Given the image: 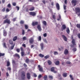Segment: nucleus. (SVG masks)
<instances>
[{"label": "nucleus", "instance_id": "f257e3e1", "mask_svg": "<svg viewBox=\"0 0 80 80\" xmlns=\"http://www.w3.org/2000/svg\"><path fill=\"white\" fill-rule=\"evenodd\" d=\"M21 78L20 80H24L25 79V72L24 71H22L21 72Z\"/></svg>", "mask_w": 80, "mask_h": 80}, {"label": "nucleus", "instance_id": "f03ea898", "mask_svg": "<svg viewBox=\"0 0 80 80\" xmlns=\"http://www.w3.org/2000/svg\"><path fill=\"white\" fill-rule=\"evenodd\" d=\"M76 13L78 16L80 15V7L76 8H75Z\"/></svg>", "mask_w": 80, "mask_h": 80}, {"label": "nucleus", "instance_id": "7ed1b4c3", "mask_svg": "<svg viewBox=\"0 0 80 80\" xmlns=\"http://www.w3.org/2000/svg\"><path fill=\"white\" fill-rule=\"evenodd\" d=\"M77 1L76 0H72V3L73 6H75Z\"/></svg>", "mask_w": 80, "mask_h": 80}, {"label": "nucleus", "instance_id": "20e7f679", "mask_svg": "<svg viewBox=\"0 0 80 80\" xmlns=\"http://www.w3.org/2000/svg\"><path fill=\"white\" fill-rule=\"evenodd\" d=\"M40 45L41 47V49L42 50H43V48H44V45L43 43H41L40 44Z\"/></svg>", "mask_w": 80, "mask_h": 80}, {"label": "nucleus", "instance_id": "39448f33", "mask_svg": "<svg viewBox=\"0 0 80 80\" xmlns=\"http://www.w3.org/2000/svg\"><path fill=\"white\" fill-rule=\"evenodd\" d=\"M4 23H8V24H10V21L9 19H7L6 20H5L4 22Z\"/></svg>", "mask_w": 80, "mask_h": 80}, {"label": "nucleus", "instance_id": "423d86ee", "mask_svg": "<svg viewBox=\"0 0 80 80\" xmlns=\"http://www.w3.org/2000/svg\"><path fill=\"white\" fill-rule=\"evenodd\" d=\"M29 42L30 43H32L33 42V37H32L29 39Z\"/></svg>", "mask_w": 80, "mask_h": 80}, {"label": "nucleus", "instance_id": "0eeeda50", "mask_svg": "<svg viewBox=\"0 0 80 80\" xmlns=\"http://www.w3.org/2000/svg\"><path fill=\"white\" fill-rule=\"evenodd\" d=\"M37 28L40 32L42 31V28H41V26H40V25H38Z\"/></svg>", "mask_w": 80, "mask_h": 80}, {"label": "nucleus", "instance_id": "6e6552de", "mask_svg": "<svg viewBox=\"0 0 80 80\" xmlns=\"http://www.w3.org/2000/svg\"><path fill=\"white\" fill-rule=\"evenodd\" d=\"M38 67L39 68V70L40 72H43V68L41 67L40 65L38 66Z\"/></svg>", "mask_w": 80, "mask_h": 80}, {"label": "nucleus", "instance_id": "1a4fd4ad", "mask_svg": "<svg viewBox=\"0 0 80 80\" xmlns=\"http://www.w3.org/2000/svg\"><path fill=\"white\" fill-rule=\"evenodd\" d=\"M30 15H32V16H35L36 15V13L33 12H30Z\"/></svg>", "mask_w": 80, "mask_h": 80}, {"label": "nucleus", "instance_id": "9d476101", "mask_svg": "<svg viewBox=\"0 0 80 80\" xmlns=\"http://www.w3.org/2000/svg\"><path fill=\"white\" fill-rule=\"evenodd\" d=\"M27 77L28 78V79H30V73L28 72L27 74Z\"/></svg>", "mask_w": 80, "mask_h": 80}, {"label": "nucleus", "instance_id": "9b49d317", "mask_svg": "<svg viewBox=\"0 0 80 80\" xmlns=\"http://www.w3.org/2000/svg\"><path fill=\"white\" fill-rule=\"evenodd\" d=\"M56 7L58 10L60 9V6L59 5V4H58V3H56Z\"/></svg>", "mask_w": 80, "mask_h": 80}, {"label": "nucleus", "instance_id": "f8f14e48", "mask_svg": "<svg viewBox=\"0 0 80 80\" xmlns=\"http://www.w3.org/2000/svg\"><path fill=\"white\" fill-rule=\"evenodd\" d=\"M65 28H66V26L65 25H63L62 27V30H65Z\"/></svg>", "mask_w": 80, "mask_h": 80}, {"label": "nucleus", "instance_id": "ddd939ff", "mask_svg": "<svg viewBox=\"0 0 80 80\" xmlns=\"http://www.w3.org/2000/svg\"><path fill=\"white\" fill-rule=\"evenodd\" d=\"M62 37L64 39L65 41H67V37L64 35H62Z\"/></svg>", "mask_w": 80, "mask_h": 80}, {"label": "nucleus", "instance_id": "4468645a", "mask_svg": "<svg viewBox=\"0 0 80 80\" xmlns=\"http://www.w3.org/2000/svg\"><path fill=\"white\" fill-rule=\"evenodd\" d=\"M72 42L73 45H76V44H75V39H72Z\"/></svg>", "mask_w": 80, "mask_h": 80}, {"label": "nucleus", "instance_id": "2eb2a0df", "mask_svg": "<svg viewBox=\"0 0 80 80\" xmlns=\"http://www.w3.org/2000/svg\"><path fill=\"white\" fill-rule=\"evenodd\" d=\"M68 53V51L67 49H65L64 51V54L65 55H67Z\"/></svg>", "mask_w": 80, "mask_h": 80}, {"label": "nucleus", "instance_id": "dca6fc26", "mask_svg": "<svg viewBox=\"0 0 80 80\" xmlns=\"http://www.w3.org/2000/svg\"><path fill=\"white\" fill-rule=\"evenodd\" d=\"M33 26H35V25H38V22H35L32 23Z\"/></svg>", "mask_w": 80, "mask_h": 80}, {"label": "nucleus", "instance_id": "f3484780", "mask_svg": "<svg viewBox=\"0 0 80 80\" xmlns=\"http://www.w3.org/2000/svg\"><path fill=\"white\" fill-rule=\"evenodd\" d=\"M35 10V8L33 7H32L30 8L29 9V10L30 11H33Z\"/></svg>", "mask_w": 80, "mask_h": 80}, {"label": "nucleus", "instance_id": "a211bd4d", "mask_svg": "<svg viewBox=\"0 0 80 80\" xmlns=\"http://www.w3.org/2000/svg\"><path fill=\"white\" fill-rule=\"evenodd\" d=\"M62 76L64 77H66L67 76V73H64L62 74Z\"/></svg>", "mask_w": 80, "mask_h": 80}, {"label": "nucleus", "instance_id": "6ab92c4d", "mask_svg": "<svg viewBox=\"0 0 80 80\" xmlns=\"http://www.w3.org/2000/svg\"><path fill=\"white\" fill-rule=\"evenodd\" d=\"M3 32L4 36H6L7 35V32L5 30H4Z\"/></svg>", "mask_w": 80, "mask_h": 80}, {"label": "nucleus", "instance_id": "aec40b11", "mask_svg": "<svg viewBox=\"0 0 80 80\" xmlns=\"http://www.w3.org/2000/svg\"><path fill=\"white\" fill-rule=\"evenodd\" d=\"M66 32H67V33H68V34H69V33L70 30H69V28H67V29L66 30Z\"/></svg>", "mask_w": 80, "mask_h": 80}, {"label": "nucleus", "instance_id": "412c9836", "mask_svg": "<svg viewBox=\"0 0 80 80\" xmlns=\"http://www.w3.org/2000/svg\"><path fill=\"white\" fill-rule=\"evenodd\" d=\"M42 23H43V25H45V26H47V22L45 21H43L42 22Z\"/></svg>", "mask_w": 80, "mask_h": 80}, {"label": "nucleus", "instance_id": "4be33fe9", "mask_svg": "<svg viewBox=\"0 0 80 80\" xmlns=\"http://www.w3.org/2000/svg\"><path fill=\"white\" fill-rule=\"evenodd\" d=\"M59 63H60V62H59V61H56V62H55V65H58L59 64Z\"/></svg>", "mask_w": 80, "mask_h": 80}, {"label": "nucleus", "instance_id": "5701e85b", "mask_svg": "<svg viewBox=\"0 0 80 80\" xmlns=\"http://www.w3.org/2000/svg\"><path fill=\"white\" fill-rule=\"evenodd\" d=\"M54 55H58V52L54 51Z\"/></svg>", "mask_w": 80, "mask_h": 80}, {"label": "nucleus", "instance_id": "b1692460", "mask_svg": "<svg viewBox=\"0 0 80 80\" xmlns=\"http://www.w3.org/2000/svg\"><path fill=\"white\" fill-rule=\"evenodd\" d=\"M39 57H41V58H43V57H44V55H43L42 54H40L39 55Z\"/></svg>", "mask_w": 80, "mask_h": 80}, {"label": "nucleus", "instance_id": "393cba45", "mask_svg": "<svg viewBox=\"0 0 80 80\" xmlns=\"http://www.w3.org/2000/svg\"><path fill=\"white\" fill-rule=\"evenodd\" d=\"M43 78L45 80H47V75H45V76H44Z\"/></svg>", "mask_w": 80, "mask_h": 80}, {"label": "nucleus", "instance_id": "a878e982", "mask_svg": "<svg viewBox=\"0 0 80 80\" xmlns=\"http://www.w3.org/2000/svg\"><path fill=\"white\" fill-rule=\"evenodd\" d=\"M17 39V37L16 36H15V37H14L13 38V41H15Z\"/></svg>", "mask_w": 80, "mask_h": 80}, {"label": "nucleus", "instance_id": "bb28decb", "mask_svg": "<svg viewBox=\"0 0 80 80\" xmlns=\"http://www.w3.org/2000/svg\"><path fill=\"white\" fill-rule=\"evenodd\" d=\"M48 64L49 65H50L52 64V62L50 60H48Z\"/></svg>", "mask_w": 80, "mask_h": 80}, {"label": "nucleus", "instance_id": "cd10ccee", "mask_svg": "<svg viewBox=\"0 0 80 80\" xmlns=\"http://www.w3.org/2000/svg\"><path fill=\"white\" fill-rule=\"evenodd\" d=\"M9 42L10 44L11 45H12V44H13V41H12V40H9Z\"/></svg>", "mask_w": 80, "mask_h": 80}, {"label": "nucleus", "instance_id": "c85d7f7f", "mask_svg": "<svg viewBox=\"0 0 80 80\" xmlns=\"http://www.w3.org/2000/svg\"><path fill=\"white\" fill-rule=\"evenodd\" d=\"M5 55V53H0V57H2Z\"/></svg>", "mask_w": 80, "mask_h": 80}, {"label": "nucleus", "instance_id": "c756f323", "mask_svg": "<svg viewBox=\"0 0 80 80\" xmlns=\"http://www.w3.org/2000/svg\"><path fill=\"white\" fill-rule=\"evenodd\" d=\"M24 54L25 52H24L22 51L21 53V56H22V57H23V55H24Z\"/></svg>", "mask_w": 80, "mask_h": 80}, {"label": "nucleus", "instance_id": "7c9ffc66", "mask_svg": "<svg viewBox=\"0 0 80 80\" xmlns=\"http://www.w3.org/2000/svg\"><path fill=\"white\" fill-rule=\"evenodd\" d=\"M10 66V62L8 61L7 62V67H9Z\"/></svg>", "mask_w": 80, "mask_h": 80}, {"label": "nucleus", "instance_id": "2f4dec72", "mask_svg": "<svg viewBox=\"0 0 80 80\" xmlns=\"http://www.w3.org/2000/svg\"><path fill=\"white\" fill-rule=\"evenodd\" d=\"M22 40H27V37H24L22 38Z\"/></svg>", "mask_w": 80, "mask_h": 80}, {"label": "nucleus", "instance_id": "473e14b6", "mask_svg": "<svg viewBox=\"0 0 80 80\" xmlns=\"http://www.w3.org/2000/svg\"><path fill=\"white\" fill-rule=\"evenodd\" d=\"M49 55H47L45 56L44 58H46V59H47V58H49Z\"/></svg>", "mask_w": 80, "mask_h": 80}, {"label": "nucleus", "instance_id": "72a5a7b5", "mask_svg": "<svg viewBox=\"0 0 80 80\" xmlns=\"http://www.w3.org/2000/svg\"><path fill=\"white\" fill-rule=\"evenodd\" d=\"M48 77L50 79H51V80L53 79V77L51 76H49Z\"/></svg>", "mask_w": 80, "mask_h": 80}, {"label": "nucleus", "instance_id": "f704fd0d", "mask_svg": "<svg viewBox=\"0 0 80 80\" xmlns=\"http://www.w3.org/2000/svg\"><path fill=\"white\" fill-rule=\"evenodd\" d=\"M69 77L70 78H71V80H73V78L72 77V76L71 75H69Z\"/></svg>", "mask_w": 80, "mask_h": 80}, {"label": "nucleus", "instance_id": "c9c22d12", "mask_svg": "<svg viewBox=\"0 0 80 80\" xmlns=\"http://www.w3.org/2000/svg\"><path fill=\"white\" fill-rule=\"evenodd\" d=\"M2 12H4L5 11V8H3L2 10Z\"/></svg>", "mask_w": 80, "mask_h": 80}, {"label": "nucleus", "instance_id": "e433bc0d", "mask_svg": "<svg viewBox=\"0 0 80 80\" xmlns=\"http://www.w3.org/2000/svg\"><path fill=\"white\" fill-rule=\"evenodd\" d=\"M43 41L44 42H45L46 43H47V40H46V39H43Z\"/></svg>", "mask_w": 80, "mask_h": 80}, {"label": "nucleus", "instance_id": "4c0bfd02", "mask_svg": "<svg viewBox=\"0 0 80 80\" xmlns=\"http://www.w3.org/2000/svg\"><path fill=\"white\" fill-rule=\"evenodd\" d=\"M38 38L39 41H41L42 40V37L41 36H39Z\"/></svg>", "mask_w": 80, "mask_h": 80}, {"label": "nucleus", "instance_id": "58836bf2", "mask_svg": "<svg viewBox=\"0 0 80 80\" xmlns=\"http://www.w3.org/2000/svg\"><path fill=\"white\" fill-rule=\"evenodd\" d=\"M59 19L58 18L57 19V20H58V21H59V20H60V19H61V16L60 15H59Z\"/></svg>", "mask_w": 80, "mask_h": 80}, {"label": "nucleus", "instance_id": "ea45409f", "mask_svg": "<svg viewBox=\"0 0 80 80\" xmlns=\"http://www.w3.org/2000/svg\"><path fill=\"white\" fill-rule=\"evenodd\" d=\"M72 50L73 52H76V51H77V48H73Z\"/></svg>", "mask_w": 80, "mask_h": 80}, {"label": "nucleus", "instance_id": "a19ab883", "mask_svg": "<svg viewBox=\"0 0 80 80\" xmlns=\"http://www.w3.org/2000/svg\"><path fill=\"white\" fill-rule=\"evenodd\" d=\"M47 34L46 33H45L43 34V36L44 37H47Z\"/></svg>", "mask_w": 80, "mask_h": 80}, {"label": "nucleus", "instance_id": "79ce46f5", "mask_svg": "<svg viewBox=\"0 0 80 80\" xmlns=\"http://www.w3.org/2000/svg\"><path fill=\"white\" fill-rule=\"evenodd\" d=\"M8 7V8H10V7H11V5H10V4H9L8 6H7Z\"/></svg>", "mask_w": 80, "mask_h": 80}, {"label": "nucleus", "instance_id": "37998d69", "mask_svg": "<svg viewBox=\"0 0 80 80\" xmlns=\"http://www.w3.org/2000/svg\"><path fill=\"white\" fill-rule=\"evenodd\" d=\"M15 56H16V57H18V58H20V56H19V55L18 54H16L15 55Z\"/></svg>", "mask_w": 80, "mask_h": 80}, {"label": "nucleus", "instance_id": "c03bdc74", "mask_svg": "<svg viewBox=\"0 0 80 80\" xmlns=\"http://www.w3.org/2000/svg\"><path fill=\"white\" fill-rule=\"evenodd\" d=\"M54 70V67H52V68H51V71L52 72H53Z\"/></svg>", "mask_w": 80, "mask_h": 80}, {"label": "nucleus", "instance_id": "a18cd8bd", "mask_svg": "<svg viewBox=\"0 0 80 80\" xmlns=\"http://www.w3.org/2000/svg\"><path fill=\"white\" fill-rule=\"evenodd\" d=\"M28 62H29V59H27L26 60V62L28 63Z\"/></svg>", "mask_w": 80, "mask_h": 80}, {"label": "nucleus", "instance_id": "49530a36", "mask_svg": "<svg viewBox=\"0 0 80 80\" xmlns=\"http://www.w3.org/2000/svg\"><path fill=\"white\" fill-rule=\"evenodd\" d=\"M22 35H24L25 34V31L23 29L22 30Z\"/></svg>", "mask_w": 80, "mask_h": 80}, {"label": "nucleus", "instance_id": "de8ad7c7", "mask_svg": "<svg viewBox=\"0 0 80 80\" xmlns=\"http://www.w3.org/2000/svg\"><path fill=\"white\" fill-rule=\"evenodd\" d=\"M14 45L11 46V50H13V48H14Z\"/></svg>", "mask_w": 80, "mask_h": 80}, {"label": "nucleus", "instance_id": "09e8293b", "mask_svg": "<svg viewBox=\"0 0 80 80\" xmlns=\"http://www.w3.org/2000/svg\"><path fill=\"white\" fill-rule=\"evenodd\" d=\"M77 26L78 28H79L80 29V24H77Z\"/></svg>", "mask_w": 80, "mask_h": 80}, {"label": "nucleus", "instance_id": "8fccbe9b", "mask_svg": "<svg viewBox=\"0 0 80 80\" xmlns=\"http://www.w3.org/2000/svg\"><path fill=\"white\" fill-rule=\"evenodd\" d=\"M66 63L67 64H70L71 62L69 61H68Z\"/></svg>", "mask_w": 80, "mask_h": 80}, {"label": "nucleus", "instance_id": "3c124183", "mask_svg": "<svg viewBox=\"0 0 80 80\" xmlns=\"http://www.w3.org/2000/svg\"><path fill=\"white\" fill-rule=\"evenodd\" d=\"M10 11V10H9V9L7 8L6 9V12H8Z\"/></svg>", "mask_w": 80, "mask_h": 80}, {"label": "nucleus", "instance_id": "603ef678", "mask_svg": "<svg viewBox=\"0 0 80 80\" xmlns=\"http://www.w3.org/2000/svg\"><path fill=\"white\" fill-rule=\"evenodd\" d=\"M25 27L26 28V29H27L28 28V26L27 25H25Z\"/></svg>", "mask_w": 80, "mask_h": 80}, {"label": "nucleus", "instance_id": "864d4df0", "mask_svg": "<svg viewBox=\"0 0 80 80\" xmlns=\"http://www.w3.org/2000/svg\"><path fill=\"white\" fill-rule=\"evenodd\" d=\"M16 51L18 53L19 52H20V49H16Z\"/></svg>", "mask_w": 80, "mask_h": 80}, {"label": "nucleus", "instance_id": "5fc2aeb1", "mask_svg": "<svg viewBox=\"0 0 80 80\" xmlns=\"http://www.w3.org/2000/svg\"><path fill=\"white\" fill-rule=\"evenodd\" d=\"M33 75L34 77H37V74H36L35 73H33Z\"/></svg>", "mask_w": 80, "mask_h": 80}, {"label": "nucleus", "instance_id": "6e6d98bb", "mask_svg": "<svg viewBox=\"0 0 80 80\" xmlns=\"http://www.w3.org/2000/svg\"><path fill=\"white\" fill-rule=\"evenodd\" d=\"M42 2L44 4H45L46 2H45V1L44 0H42Z\"/></svg>", "mask_w": 80, "mask_h": 80}, {"label": "nucleus", "instance_id": "4d7b16f0", "mask_svg": "<svg viewBox=\"0 0 80 80\" xmlns=\"http://www.w3.org/2000/svg\"><path fill=\"white\" fill-rule=\"evenodd\" d=\"M16 8L17 9V10H19L20 9V7H18V6H16Z\"/></svg>", "mask_w": 80, "mask_h": 80}, {"label": "nucleus", "instance_id": "13d9d810", "mask_svg": "<svg viewBox=\"0 0 80 80\" xmlns=\"http://www.w3.org/2000/svg\"><path fill=\"white\" fill-rule=\"evenodd\" d=\"M13 6H16V3L15 2H13L12 3Z\"/></svg>", "mask_w": 80, "mask_h": 80}, {"label": "nucleus", "instance_id": "bf43d9fd", "mask_svg": "<svg viewBox=\"0 0 80 80\" xmlns=\"http://www.w3.org/2000/svg\"><path fill=\"white\" fill-rule=\"evenodd\" d=\"M23 23H24V21H21V22H20L21 24H23Z\"/></svg>", "mask_w": 80, "mask_h": 80}, {"label": "nucleus", "instance_id": "052dcab7", "mask_svg": "<svg viewBox=\"0 0 80 80\" xmlns=\"http://www.w3.org/2000/svg\"><path fill=\"white\" fill-rule=\"evenodd\" d=\"M22 47H25V48L26 47V45H25V44H23L22 45Z\"/></svg>", "mask_w": 80, "mask_h": 80}, {"label": "nucleus", "instance_id": "680f3d73", "mask_svg": "<svg viewBox=\"0 0 80 80\" xmlns=\"http://www.w3.org/2000/svg\"><path fill=\"white\" fill-rule=\"evenodd\" d=\"M52 17H53V19H54V20H55V15H53Z\"/></svg>", "mask_w": 80, "mask_h": 80}, {"label": "nucleus", "instance_id": "e2e57ef3", "mask_svg": "<svg viewBox=\"0 0 80 80\" xmlns=\"http://www.w3.org/2000/svg\"><path fill=\"white\" fill-rule=\"evenodd\" d=\"M3 45L4 47H5V48H6V44H5V43H4L3 44Z\"/></svg>", "mask_w": 80, "mask_h": 80}, {"label": "nucleus", "instance_id": "0e129e2a", "mask_svg": "<svg viewBox=\"0 0 80 80\" xmlns=\"http://www.w3.org/2000/svg\"><path fill=\"white\" fill-rule=\"evenodd\" d=\"M8 17V15H6L5 16V17L3 18V19H5V18H7Z\"/></svg>", "mask_w": 80, "mask_h": 80}, {"label": "nucleus", "instance_id": "69168bd1", "mask_svg": "<svg viewBox=\"0 0 80 80\" xmlns=\"http://www.w3.org/2000/svg\"><path fill=\"white\" fill-rule=\"evenodd\" d=\"M42 77V75L41 74H40L38 76V78H40L41 77Z\"/></svg>", "mask_w": 80, "mask_h": 80}, {"label": "nucleus", "instance_id": "338daca9", "mask_svg": "<svg viewBox=\"0 0 80 80\" xmlns=\"http://www.w3.org/2000/svg\"><path fill=\"white\" fill-rule=\"evenodd\" d=\"M67 6L65 5H64V10H66V8Z\"/></svg>", "mask_w": 80, "mask_h": 80}, {"label": "nucleus", "instance_id": "774afa93", "mask_svg": "<svg viewBox=\"0 0 80 80\" xmlns=\"http://www.w3.org/2000/svg\"><path fill=\"white\" fill-rule=\"evenodd\" d=\"M78 37L80 38V34H78Z\"/></svg>", "mask_w": 80, "mask_h": 80}]
</instances>
